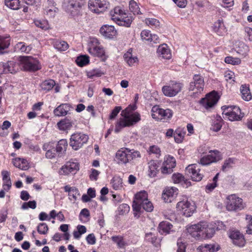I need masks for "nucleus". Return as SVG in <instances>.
<instances>
[{
  "instance_id": "f257e3e1",
  "label": "nucleus",
  "mask_w": 252,
  "mask_h": 252,
  "mask_svg": "<svg viewBox=\"0 0 252 252\" xmlns=\"http://www.w3.org/2000/svg\"><path fill=\"white\" fill-rule=\"evenodd\" d=\"M136 109L135 105H129L121 112L122 117L117 122L115 132H119L123 128L134 125L141 120V116L137 112H133Z\"/></svg>"
},
{
  "instance_id": "f03ea898",
  "label": "nucleus",
  "mask_w": 252,
  "mask_h": 252,
  "mask_svg": "<svg viewBox=\"0 0 252 252\" xmlns=\"http://www.w3.org/2000/svg\"><path fill=\"white\" fill-rule=\"evenodd\" d=\"M112 20L120 26L129 27L132 21V17L128 16L124 10L119 7H115L110 11Z\"/></svg>"
},
{
  "instance_id": "7ed1b4c3",
  "label": "nucleus",
  "mask_w": 252,
  "mask_h": 252,
  "mask_svg": "<svg viewBox=\"0 0 252 252\" xmlns=\"http://www.w3.org/2000/svg\"><path fill=\"white\" fill-rule=\"evenodd\" d=\"M86 4V0H65L63 6L66 12L74 17L81 14Z\"/></svg>"
},
{
  "instance_id": "20e7f679",
  "label": "nucleus",
  "mask_w": 252,
  "mask_h": 252,
  "mask_svg": "<svg viewBox=\"0 0 252 252\" xmlns=\"http://www.w3.org/2000/svg\"><path fill=\"white\" fill-rule=\"evenodd\" d=\"M221 109L223 118L230 121H239L244 117V114L241 113L240 108L238 106L224 105L221 107Z\"/></svg>"
},
{
  "instance_id": "39448f33",
  "label": "nucleus",
  "mask_w": 252,
  "mask_h": 252,
  "mask_svg": "<svg viewBox=\"0 0 252 252\" xmlns=\"http://www.w3.org/2000/svg\"><path fill=\"white\" fill-rule=\"evenodd\" d=\"M19 62L25 70L36 71L41 69V65L38 60L32 56H21Z\"/></svg>"
},
{
  "instance_id": "423d86ee",
  "label": "nucleus",
  "mask_w": 252,
  "mask_h": 252,
  "mask_svg": "<svg viewBox=\"0 0 252 252\" xmlns=\"http://www.w3.org/2000/svg\"><path fill=\"white\" fill-rule=\"evenodd\" d=\"M99 45V42L97 38H91L88 43V52L93 56L100 58L103 61H105L107 57L105 55L104 50Z\"/></svg>"
},
{
  "instance_id": "0eeeda50",
  "label": "nucleus",
  "mask_w": 252,
  "mask_h": 252,
  "mask_svg": "<svg viewBox=\"0 0 252 252\" xmlns=\"http://www.w3.org/2000/svg\"><path fill=\"white\" fill-rule=\"evenodd\" d=\"M183 87L182 83L174 81H170L166 85L162 88V92L166 96L172 97L179 93Z\"/></svg>"
},
{
  "instance_id": "6e6552de",
  "label": "nucleus",
  "mask_w": 252,
  "mask_h": 252,
  "mask_svg": "<svg viewBox=\"0 0 252 252\" xmlns=\"http://www.w3.org/2000/svg\"><path fill=\"white\" fill-rule=\"evenodd\" d=\"M88 139L87 135L81 132L75 133L71 136L70 145L74 150H77L86 144Z\"/></svg>"
},
{
  "instance_id": "1a4fd4ad",
  "label": "nucleus",
  "mask_w": 252,
  "mask_h": 252,
  "mask_svg": "<svg viewBox=\"0 0 252 252\" xmlns=\"http://www.w3.org/2000/svg\"><path fill=\"white\" fill-rule=\"evenodd\" d=\"M226 209L228 211H236L242 210L244 205L242 198L237 197L235 194H231L227 197Z\"/></svg>"
},
{
  "instance_id": "9d476101",
  "label": "nucleus",
  "mask_w": 252,
  "mask_h": 252,
  "mask_svg": "<svg viewBox=\"0 0 252 252\" xmlns=\"http://www.w3.org/2000/svg\"><path fill=\"white\" fill-rule=\"evenodd\" d=\"M186 175L190 177L193 181H200L203 177L202 173H200L199 165L197 164H190L187 166L185 170Z\"/></svg>"
},
{
  "instance_id": "9b49d317",
  "label": "nucleus",
  "mask_w": 252,
  "mask_h": 252,
  "mask_svg": "<svg viewBox=\"0 0 252 252\" xmlns=\"http://www.w3.org/2000/svg\"><path fill=\"white\" fill-rule=\"evenodd\" d=\"M177 208L183 215L187 217H190L195 210L194 204L191 203L188 200H183L179 202L177 204Z\"/></svg>"
},
{
  "instance_id": "f8f14e48",
  "label": "nucleus",
  "mask_w": 252,
  "mask_h": 252,
  "mask_svg": "<svg viewBox=\"0 0 252 252\" xmlns=\"http://www.w3.org/2000/svg\"><path fill=\"white\" fill-rule=\"evenodd\" d=\"M204 86L203 78L198 74L193 76V81L189 84V91H193L194 94L200 93L203 91Z\"/></svg>"
},
{
  "instance_id": "ddd939ff",
  "label": "nucleus",
  "mask_w": 252,
  "mask_h": 252,
  "mask_svg": "<svg viewBox=\"0 0 252 252\" xmlns=\"http://www.w3.org/2000/svg\"><path fill=\"white\" fill-rule=\"evenodd\" d=\"M109 2L106 0H89L88 5L91 10L100 13L108 7Z\"/></svg>"
},
{
  "instance_id": "4468645a",
  "label": "nucleus",
  "mask_w": 252,
  "mask_h": 252,
  "mask_svg": "<svg viewBox=\"0 0 252 252\" xmlns=\"http://www.w3.org/2000/svg\"><path fill=\"white\" fill-rule=\"evenodd\" d=\"M152 116L154 119L167 120L171 118L173 112L169 109H163L154 106L152 108Z\"/></svg>"
},
{
  "instance_id": "2eb2a0df",
  "label": "nucleus",
  "mask_w": 252,
  "mask_h": 252,
  "mask_svg": "<svg viewBox=\"0 0 252 252\" xmlns=\"http://www.w3.org/2000/svg\"><path fill=\"white\" fill-rule=\"evenodd\" d=\"M219 96L215 91L211 92L206 95L205 98H202L200 103L206 109L212 107L218 101Z\"/></svg>"
},
{
  "instance_id": "dca6fc26",
  "label": "nucleus",
  "mask_w": 252,
  "mask_h": 252,
  "mask_svg": "<svg viewBox=\"0 0 252 252\" xmlns=\"http://www.w3.org/2000/svg\"><path fill=\"white\" fill-rule=\"evenodd\" d=\"M148 199V194L145 190L141 191L135 195V199L132 203V208L133 211L136 212H140V207L141 204L144 203Z\"/></svg>"
},
{
  "instance_id": "f3484780",
  "label": "nucleus",
  "mask_w": 252,
  "mask_h": 252,
  "mask_svg": "<svg viewBox=\"0 0 252 252\" xmlns=\"http://www.w3.org/2000/svg\"><path fill=\"white\" fill-rule=\"evenodd\" d=\"M210 154L202 157L200 160V163L203 165L210 164L212 162H217L221 158V155L219 151L215 150L210 151Z\"/></svg>"
},
{
  "instance_id": "a211bd4d",
  "label": "nucleus",
  "mask_w": 252,
  "mask_h": 252,
  "mask_svg": "<svg viewBox=\"0 0 252 252\" xmlns=\"http://www.w3.org/2000/svg\"><path fill=\"white\" fill-rule=\"evenodd\" d=\"M130 149L127 148H122L116 154V158L119 164H126L129 162V153Z\"/></svg>"
},
{
  "instance_id": "6ab92c4d",
  "label": "nucleus",
  "mask_w": 252,
  "mask_h": 252,
  "mask_svg": "<svg viewBox=\"0 0 252 252\" xmlns=\"http://www.w3.org/2000/svg\"><path fill=\"white\" fill-rule=\"evenodd\" d=\"M178 191L176 188L168 187L163 190L162 197L165 202H171L177 197Z\"/></svg>"
},
{
  "instance_id": "aec40b11",
  "label": "nucleus",
  "mask_w": 252,
  "mask_h": 252,
  "mask_svg": "<svg viewBox=\"0 0 252 252\" xmlns=\"http://www.w3.org/2000/svg\"><path fill=\"white\" fill-rule=\"evenodd\" d=\"M78 164L76 162H67L60 169V175H68L69 173L75 174L79 170Z\"/></svg>"
},
{
  "instance_id": "412c9836",
  "label": "nucleus",
  "mask_w": 252,
  "mask_h": 252,
  "mask_svg": "<svg viewBox=\"0 0 252 252\" xmlns=\"http://www.w3.org/2000/svg\"><path fill=\"white\" fill-rule=\"evenodd\" d=\"M229 237L233 243L238 247H242L245 245V240L242 234L238 231H232L230 232Z\"/></svg>"
},
{
  "instance_id": "4be33fe9",
  "label": "nucleus",
  "mask_w": 252,
  "mask_h": 252,
  "mask_svg": "<svg viewBox=\"0 0 252 252\" xmlns=\"http://www.w3.org/2000/svg\"><path fill=\"white\" fill-rule=\"evenodd\" d=\"M188 232L197 239H202L203 232L201 228V222L192 225L187 228Z\"/></svg>"
},
{
  "instance_id": "5701e85b",
  "label": "nucleus",
  "mask_w": 252,
  "mask_h": 252,
  "mask_svg": "<svg viewBox=\"0 0 252 252\" xmlns=\"http://www.w3.org/2000/svg\"><path fill=\"white\" fill-rule=\"evenodd\" d=\"M1 68L5 73H15L19 69V65L14 61H8L5 63H0V70Z\"/></svg>"
},
{
  "instance_id": "b1692460",
  "label": "nucleus",
  "mask_w": 252,
  "mask_h": 252,
  "mask_svg": "<svg viewBox=\"0 0 252 252\" xmlns=\"http://www.w3.org/2000/svg\"><path fill=\"white\" fill-rule=\"evenodd\" d=\"M22 1L29 5H32L35 2V0H4V2L10 8L17 10L19 9Z\"/></svg>"
},
{
  "instance_id": "393cba45",
  "label": "nucleus",
  "mask_w": 252,
  "mask_h": 252,
  "mask_svg": "<svg viewBox=\"0 0 252 252\" xmlns=\"http://www.w3.org/2000/svg\"><path fill=\"white\" fill-rule=\"evenodd\" d=\"M100 33L108 38H112L116 34L117 31L113 26L105 25L100 29Z\"/></svg>"
},
{
  "instance_id": "a878e982",
  "label": "nucleus",
  "mask_w": 252,
  "mask_h": 252,
  "mask_svg": "<svg viewBox=\"0 0 252 252\" xmlns=\"http://www.w3.org/2000/svg\"><path fill=\"white\" fill-rule=\"evenodd\" d=\"M157 54L158 57L166 60H169L172 57L170 50L166 44H163L158 46Z\"/></svg>"
},
{
  "instance_id": "bb28decb",
  "label": "nucleus",
  "mask_w": 252,
  "mask_h": 252,
  "mask_svg": "<svg viewBox=\"0 0 252 252\" xmlns=\"http://www.w3.org/2000/svg\"><path fill=\"white\" fill-rule=\"evenodd\" d=\"M72 108L71 105L68 103H63L57 107L54 111L55 116L58 117L63 116L68 113Z\"/></svg>"
},
{
  "instance_id": "cd10ccee",
  "label": "nucleus",
  "mask_w": 252,
  "mask_h": 252,
  "mask_svg": "<svg viewBox=\"0 0 252 252\" xmlns=\"http://www.w3.org/2000/svg\"><path fill=\"white\" fill-rule=\"evenodd\" d=\"M132 49H129L124 55V59L125 61L127 63L129 66H134L135 64L138 62V59L136 56L133 55Z\"/></svg>"
},
{
  "instance_id": "c85d7f7f",
  "label": "nucleus",
  "mask_w": 252,
  "mask_h": 252,
  "mask_svg": "<svg viewBox=\"0 0 252 252\" xmlns=\"http://www.w3.org/2000/svg\"><path fill=\"white\" fill-rule=\"evenodd\" d=\"M213 30L219 35H223L227 31L222 19H219L214 23Z\"/></svg>"
},
{
  "instance_id": "c756f323",
  "label": "nucleus",
  "mask_w": 252,
  "mask_h": 252,
  "mask_svg": "<svg viewBox=\"0 0 252 252\" xmlns=\"http://www.w3.org/2000/svg\"><path fill=\"white\" fill-rule=\"evenodd\" d=\"M53 143H45L43 146V150L46 151L45 156L47 158L52 159L55 158L57 155L55 150V147Z\"/></svg>"
},
{
  "instance_id": "7c9ffc66",
  "label": "nucleus",
  "mask_w": 252,
  "mask_h": 252,
  "mask_svg": "<svg viewBox=\"0 0 252 252\" xmlns=\"http://www.w3.org/2000/svg\"><path fill=\"white\" fill-rule=\"evenodd\" d=\"M201 228L203 234L202 239L212 238L215 232L214 228L208 227L207 223L204 222H201Z\"/></svg>"
},
{
  "instance_id": "2f4dec72",
  "label": "nucleus",
  "mask_w": 252,
  "mask_h": 252,
  "mask_svg": "<svg viewBox=\"0 0 252 252\" xmlns=\"http://www.w3.org/2000/svg\"><path fill=\"white\" fill-rule=\"evenodd\" d=\"M12 162L16 167L23 170H27L30 167L27 160L24 158H14L13 159Z\"/></svg>"
},
{
  "instance_id": "473e14b6",
  "label": "nucleus",
  "mask_w": 252,
  "mask_h": 252,
  "mask_svg": "<svg viewBox=\"0 0 252 252\" xmlns=\"http://www.w3.org/2000/svg\"><path fill=\"white\" fill-rule=\"evenodd\" d=\"M67 142L65 139L60 140L55 147V150L59 157H61L66 151Z\"/></svg>"
},
{
  "instance_id": "72a5a7b5",
  "label": "nucleus",
  "mask_w": 252,
  "mask_h": 252,
  "mask_svg": "<svg viewBox=\"0 0 252 252\" xmlns=\"http://www.w3.org/2000/svg\"><path fill=\"white\" fill-rule=\"evenodd\" d=\"M172 226V225L168 221H162L159 224V232L162 235L168 234L171 231Z\"/></svg>"
},
{
  "instance_id": "f704fd0d",
  "label": "nucleus",
  "mask_w": 252,
  "mask_h": 252,
  "mask_svg": "<svg viewBox=\"0 0 252 252\" xmlns=\"http://www.w3.org/2000/svg\"><path fill=\"white\" fill-rule=\"evenodd\" d=\"M55 84L56 83L54 80L52 79H48L43 81L40 84V87L42 91L47 92L52 90Z\"/></svg>"
},
{
  "instance_id": "c9c22d12",
  "label": "nucleus",
  "mask_w": 252,
  "mask_h": 252,
  "mask_svg": "<svg viewBox=\"0 0 252 252\" xmlns=\"http://www.w3.org/2000/svg\"><path fill=\"white\" fill-rule=\"evenodd\" d=\"M240 92L242 98L246 101L250 100L252 96L249 87L246 85H242L240 87Z\"/></svg>"
},
{
  "instance_id": "e433bc0d",
  "label": "nucleus",
  "mask_w": 252,
  "mask_h": 252,
  "mask_svg": "<svg viewBox=\"0 0 252 252\" xmlns=\"http://www.w3.org/2000/svg\"><path fill=\"white\" fill-rule=\"evenodd\" d=\"M32 47L31 45H27L24 42H20L16 44L15 49L16 51L22 53H29L32 50Z\"/></svg>"
},
{
  "instance_id": "4c0bfd02",
  "label": "nucleus",
  "mask_w": 252,
  "mask_h": 252,
  "mask_svg": "<svg viewBox=\"0 0 252 252\" xmlns=\"http://www.w3.org/2000/svg\"><path fill=\"white\" fill-rule=\"evenodd\" d=\"M72 122L68 119L61 120L57 124L59 129L62 130L70 129L72 127Z\"/></svg>"
},
{
  "instance_id": "58836bf2",
  "label": "nucleus",
  "mask_w": 252,
  "mask_h": 252,
  "mask_svg": "<svg viewBox=\"0 0 252 252\" xmlns=\"http://www.w3.org/2000/svg\"><path fill=\"white\" fill-rule=\"evenodd\" d=\"M54 47L60 51H64L68 48V44L64 41L55 40L53 42Z\"/></svg>"
},
{
  "instance_id": "ea45409f",
  "label": "nucleus",
  "mask_w": 252,
  "mask_h": 252,
  "mask_svg": "<svg viewBox=\"0 0 252 252\" xmlns=\"http://www.w3.org/2000/svg\"><path fill=\"white\" fill-rule=\"evenodd\" d=\"M149 164V175L151 177H154L158 171V166L157 162L153 160L150 161Z\"/></svg>"
},
{
  "instance_id": "a19ab883",
  "label": "nucleus",
  "mask_w": 252,
  "mask_h": 252,
  "mask_svg": "<svg viewBox=\"0 0 252 252\" xmlns=\"http://www.w3.org/2000/svg\"><path fill=\"white\" fill-rule=\"evenodd\" d=\"M111 184L115 190L121 189L123 187V180L119 176H115L111 181Z\"/></svg>"
},
{
  "instance_id": "79ce46f5",
  "label": "nucleus",
  "mask_w": 252,
  "mask_h": 252,
  "mask_svg": "<svg viewBox=\"0 0 252 252\" xmlns=\"http://www.w3.org/2000/svg\"><path fill=\"white\" fill-rule=\"evenodd\" d=\"M236 49L237 52L244 57L247 55L249 51V46L243 42L239 43Z\"/></svg>"
},
{
  "instance_id": "37998d69",
  "label": "nucleus",
  "mask_w": 252,
  "mask_h": 252,
  "mask_svg": "<svg viewBox=\"0 0 252 252\" xmlns=\"http://www.w3.org/2000/svg\"><path fill=\"white\" fill-rule=\"evenodd\" d=\"M111 239L117 245L118 247L120 249L124 248L126 244L123 237L121 236H112Z\"/></svg>"
},
{
  "instance_id": "c03bdc74",
  "label": "nucleus",
  "mask_w": 252,
  "mask_h": 252,
  "mask_svg": "<svg viewBox=\"0 0 252 252\" xmlns=\"http://www.w3.org/2000/svg\"><path fill=\"white\" fill-rule=\"evenodd\" d=\"M103 74H104L103 72L98 68L94 69L87 72V75L90 78H93L94 77H99Z\"/></svg>"
},
{
  "instance_id": "a18cd8bd",
  "label": "nucleus",
  "mask_w": 252,
  "mask_h": 252,
  "mask_svg": "<svg viewBox=\"0 0 252 252\" xmlns=\"http://www.w3.org/2000/svg\"><path fill=\"white\" fill-rule=\"evenodd\" d=\"M185 132L180 128L177 129L174 132V139L176 142L180 143L182 142Z\"/></svg>"
},
{
  "instance_id": "49530a36",
  "label": "nucleus",
  "mask_w": 252,
  "mask_h": 252,
  "mask_svg": "<svg viewBox=\"0 0 252 252\" xmlns=\"http://www.w3.org/2000/svg\"><path fill=\"white\" fill-rule=\"evenodd\" d=\"M89 62V58L86 55H82L78 57L76 60V63L79 66L86 65Z\"/></svg>"
},
{
  "instance_id": "de8ad7c7",
  "label": "nucleus",
  "mask_w": 252,
  "mask_h": 252,
  "mask_svg": "<svg viewBox=\"0 0 252 252\" xmlns=\"http://www.w3.org/2000/svg\"><path fill=\"white\" fill-rule=\"evenodd\" d=\"M129 10L134 15L141 13L137 3L133 0L129 1Z\"/></svg>"
},
{
  "instance_id": "09e8293b",
  "label": "nucleus",
  "mask_w": 252,
  "mask_h": 252,
  "mask_svg": "<svg viewBox=\"0 0 252 252\" xmlns=\"http://www.w3.org/2000/svg\"><path fill=\"white\" fill-rule=\"evenodd\" d=\"M10 45L9 37L0 36V50L7 48Z\"/></svg>"
},
{
  "instance_id": "8fccbe9b",
  "label": "nucleus",
  "mask_w": 252,
  "mask_h": 252,
  "mask_svg": "<svg viewBox=\"0 0 252 252\" xmlns=\"http://www.w3.org/2000/svg\"><path fill=\"white\" fill-rule=\"evenodd\" d=\"M34 23L36 27L44 30H48L49 28L48 22L46 20H35L34 21Z\"/></svg>"
},
{
  "instance_id": "3c124183",
  "label": "nucleus",
  "mask_w": 252,
  "mask_h": 252,
  "mask_svg": "<svg viewBox=\"0 0 252 252\" xmlns=\"http://www.w3.org/2000/svg\"><path fill=\"white\" fill-rule=\"evenodd\" d=\"M163 163L165 165H167L168 168L172 169L176 166V160L173 157L168 156Z\"/></svg>"
},
{
  "instance_id": "603ef678",
  "label": "nucleus",
  "mask_w": 252,
  "mask_h": 252,
  "mask_svg": "<svg viewBox=\"0 0 252 252\" xmlns=\"http://www.w3.org/2000/svg\"><path fill=\"white\" fill-rule=\"evenodd\" d=\"M141 157V154L138 151L130 149V152L129 153V162L131 161L132 160L139 158Z\"/></svg>"
},
{
  "instance_id": "864d4df0",
  "label": "nucleus",
  "mask_w": 252,
  "mask_h": 252,
  "mask_svg": "<svg viewBox=\"0 0 252 252\" xmlns=\"http://www.w3.org/2000/svg\"><path fill=\"white\" fill-rule=\"evenodd\" d=\"M139 207H140V210L143 208L147 212L152 211L154 208L153 204L149 200H146V201L144 203H142L141 205Z\"/></svg>"
},
{
  "instance_id": "5fc2aeb1",
  "label": "nucleus",
  "mask_w": 252,
  "mask_h": 252,
  "mask_svg": "<svg viewBox=\"0 0 252 252\" xmlns=\"http://www.w3.org/2000/svg\"><path fill=\"white\" fill-rule=\"evenodd\" d=\"M146 24L152 28H157L159 26L158 20L154 18H147L145 19Z\"/></svg>"
},
{
  "instance_id": "6e6d98bb",
  "label": "nucleus",
  "mask_w": 252,
  "mask_h": 252,
  "mask_svg": "<svg viewBox=\"0 0 252 252\" xmlns=\"http://www.w3.org/2000/svg\"><path fill=\"white\" fill-rule=\"evenodd\" d=\"M234 164V160L233 158H229L226 159L222 166V170L225 172L227 169L232 167L233 164Z\"/></svg>"
},
{
  "instance_id": "4d7b16f0",
  "label": "nucleus",
  "mask_w": 252,
  "mask_h": 252,
  "mask_svg": "<svg viewBox=\"0 0 252 252\" xmlns=\"http://www.w3.org/2000/svg\"><path fill=\"white\" fill-rule=\"evenodd\" d=\"M78 196H80L78 189L75 187H73L72 190L68 193L69 199L75 201L77 199Z\"/></svg>"
},
{
  "instance_id": "13d9d810",
  "label": "nucleus",
  "mask_w": 252,
  "mask_h": 252,
  "mask_svg": "<svg viewBox=\"0 0 252 252\" xmlns=\"http://www.w3.org/2000/svg\"><path fill=\"white\" fill-rule=\"evenodd\" d=\"M37 230L39 234H46L48 231V227L45 223H40L38 225Z\"/></svg>"
},
{
  "instance_id": "bf43d9fd",
  "label": "nucleus",
  "mask_w": 252,
  "mask_h": 252,
  "mask_svg": "<svg viewBox=\"0 0 252 252\" xmlns=\"http://www.w3.org/2000/svg\"><path fill=\"white\" fill-rule=\"evenodd\" d=\"M36 207V203L34 200L30 201L28 202H24L22 205L21 208L24 210L30 208L34 209Z\"/></svg>"
},
{
  "instance_id": "052dcab7",
  "label": "nucleus",
  "mask_w": 252,
  "mask_h": 252,
  "mask_svg": "<svg viewBox=\"0 0 252 252\" xmlns=\"http://www.w3.org/2000/svg\"><path fill=\"white\" fill-rule=\"evenodd\" d=\"M149 152L150 154H155L157 157L160 156V150L159 147L156 145L150 146L149 149Z\"/></svg>"
},
{
  "instance_id": "680f3d73",
  "label": "nucleus",
  "mask_w": 252,
  "mask_h": 252,
  "mask_svg": "<svg viewBox=\"0 0 252 252\" xmlns=\"http://www.w3.org/2000/svg\"><path fill=\"white\" fill-rule=\"evenodd\" d=\"M224 61L227 63L232 64L233 65L238 64L240 63L241 62L240 59L234 58L230 56L226 57L224 59Z\"/></svg>"
},
{
  "instance_id": "e2e57ef3",
  "label": "nucleus",
  "mask_w": 252,
  "mask_h": 252,
  "mask_svg": "<svg viewBox=\"0 0 252 252\" xmlns=\"http://www.w3.org/2000/svg\"><path fill=\"white\" fill-rule=\"evenodd\" d=\"M141 37L142 40L150 41L151 33L148 30H143L141 32Z\"/></svg>"
},
{
  "instance_id": "0e129e2a",
  "label": "nucleus",
  "mask_w": 252,
  "mask_h": 252,
  "mask_svg": "<svg viewBox=\"0 0 252 252\" xmlns=\"http://www.w3.org/2000/svg\"><path fill=\"white\" fill-rule=\"evenodd\" d=\"M184 176L180 173L174 174L172 180L174 183H179L184 180Z\"/></svg>"
},
{
  "instance_id": "69168bd1",
  "label": "nucleus",
  "mask_w": 252,
  "mask_h": 252,
  "mask_svg": "<svg viewBox=\"0 0 252 252\" xmlns=\"http://www.w3.org/2000/svg\"><path fill=\"white\" fill-rule=\"evenodd\" d=\"M145 239L152 244H154L156 242L157 237L152 233H148L145 235Z\"/></svg>"
},
{
  "instance_id": "338daca9",
  "label": "nucleus",
  "mask_w": 252,
  "mask_h": 252,
  "mask_svg": "<svg viewBox=\"0 0 252 252\" xmlns=\"http://www.w3.org/2000/svg\"><path fill=\"white\" fill-rule=\"evenodd\" d=\"M100 174V172L94 169H91V173L90 174V179L92 181H96L97 180V177Z\"/></svg>"
},
{
  "instance_id": "774afa93",
  "label": "nucleus",
  "mask_w": 252,
  "mask_h": 252,
  "mask_svg": "<svg viewBox=\"0 0 252 252\" xmlns=\"http://www.w3.org/2000/svg\"><path fill=\"white\" fill-rule=\"evenodd\" d=\"M86 240L90 245H94L96 243V238L93 233L89 234L86 237Z\"/></svg>"
}]
</instances>
